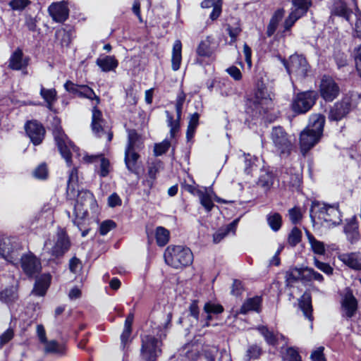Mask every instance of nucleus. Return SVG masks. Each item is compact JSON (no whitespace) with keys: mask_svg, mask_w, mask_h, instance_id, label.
Listing matches in <instances>:
<instances>
[{"mask_svg":"<svg viewBox=\"0 0 361 361\" xmlns=\"http://www.w3.org/2000/svg\"><path fill=\"white\" fill-rule=\"evenodd\" d=\"M166 264L173 269H183L190 266L194 260L192 250L185 245H169L164 252Z\"/></svg>","mask_w":361,"mask_h":361,"instance_id":"obj_1","label":"nucleus"},{"mask_svg":"<svg viewBox=\"0 0 361 361\" xmlns=\"http://www.w3.org/2000/svg\"><path fill=\"white\" fill-rule=\"evenodd\" d=\"M312 213H314L319 219L326 222L329 226H335L342 221L338 204H329L313 200L310 207L311 218H312Z\"/></svg>","mask_w":361,"mask_h":361,"instance_id":"obj_2","label":"nucleus"},{"mask_svg":"<svg viewBox=\"0 0 361 361\" xmlns=\"http://www.w3.org/2000/svg\"><path fill=\"white\" fill-rule=\"evenodd\" d=\"M319 93L314 90L298 92L293 97L290 108L294 116L303 115L309 112L316 104Z\"/></svg>","mask_w":361,"mask_h":361,"instance_id":"obj_3","label":"nucleus"},{"mask_svg":"<svg viewBox=\"0 0 361 361\" xmlns=\"http://www.w3.org/2000/svg\"><path fill=\"white\" fill-rule=\"evenodd\" d=\"M53 136L61 156L65 159L67 166L71 167L73 165L71 150L78 152L80 151V148L69 139L61 126H56L54 129Z\"/></svg>","mask_w":361,"mask_h":361,"instance_id":"obj_4","label":"nucleus"},{"mask_svg":"<svg viewBox=\"0 0 361 361\" xmlns=\"http://www.w3.org/2000/svg\"><path fill=\"white\" fill-rule=\"evenodd\" d=\"M274 97L275 94L269 87L268 80L257 76L254 82L252 96L248 98L269 109L272 106Z\"/></svg>","mask_w":361,"mask_h":361,"instance_id":"obj_5","label":"nucleus"},{"mask_svg":"<svg viewBox=\"0 0 361 361\" xmlns=\"http://www.w3.org/2000/svg\"><path fill=\"white\" fill-rule=\"evenodd\" d=\"M162 341L153 335L142 336L140 353L142 361H157L162 353Z\"/></svg>","mask_w":361,"mask_h":361,"instance_id":"obj_6","label":"nucleus"},{"mask_svg":"<svg viewBox=\"0 0 361 361\" xmlns=\"http://www.w3.org/2000/svg\"><path fill=\"white\" fill-rule=\"evenodd\" d=\"M317 92L319 97H320L325 102L329 103L337 99L341 89L332 76L324 75L320 80Z\"/></svg>","mask_w":361,"mask_h":361,"instance_id":"obj_7","label":"nucleus"},{"mask_svg":"<svg viewBox=\"0 0 361 361\" xmlns=\"http://www.w3.org/2000/svg\"><path fill=\"white\" fill-rule=\"evenodd\" d=\"M271 137L274 145L280 155L289 156L293 149V144L288 134L282 126L274 127Z\"/></svg>","mask_w":361,"mask_h":361,"instance_id":"obj_8","label":"nucleus"},{"mask_svg":"<svg viewBox=\"0 0 361 361\" xmlns=\"http://www.w3.org/2000/svg\"><path fill=\"white\" fill-rule=\"evenodd\" d=\"M185 93L183 90H180L177 94L176 100V120H174L173 116L169 111H165L166 116L167 125L170 128V135L171 138L175 137L176 133L180 130L183 104L185 101Z\"/></svg>","mask_w":361,"mask_h":361,"instance_id":"obj_9","label":"nucleus"},{"mask_svg":"<svg viewBox=\"0 0 361 361\" xmlns=\"http://www.w3.org/2000/svg\"><path fill=\"white\" fill-rule=\"evenodd\" d=\"M21 246L13 237L0 240V255L8 262L16 264L18 260Z\"/></svg>","mask_w":361,"mask_h":361,"instance_id":"obj_10","label":"nucleus"},{"mask_svg":"<svg viewBox=\"0 0 361 361\" xmlns=\"http://www.w3.org/2000/svg\"><path fill=\"white\" fill-rule=\"evenodd\" d=\"M245 124L249 128L256 126L262 116V114H267V108L249 98L245 102Z\"/></svg>","mask_w":361,"mask_h":361,"instance_id":"obj_11","label":"nucleus"},{"mask_svg":"<svg viewBox=\"0 0 361 361\" xmlns=\"http://www.w3.org/2000/svg\"><path fill=\"white\" fill-rule=\"evenodd\" d=\"M63 87L73 97L95 100L97 104H100V97L97 96L94 90L87 85H79L68 80L64 83Z\"/></svg>","mask_w":361,"mask_h":361,"instance_id":"obj_12","label":"nucleus"},{"mask_svg":"<svg viewBox=\"0 0 361 361\" xmlns=\"http://www.w3.org/2000/svg\"><path fill=\"white\" fill-rule=\"evenodd\" d=\"M20 260L22 270L28 279L36 278L42 271L41 261L34 253L24 254Z\"/></svg>","mask_w":361,"mask_h":361,"instance_id":"obj_13","label":"nucleus"},{"mask_svg":"<svg viewBox=\"0 0 361 361\" xmlns=\"http://www.w3.org/2000/svg\"><path fill=\"white\" fill-rule=\"evenodd\" d=\"M71 247V241L66 228H59L56 239L51 248V255L56 259L62 258Z\"/></svg>","mask_w":361,"mask_h":361,"instance_id":"obj_14","label":"nucleus"},{"mask_svg":"<svg viewBox=\"0 0 361 361\" xmlns=\"http://www.w3.org/2000/svg\"><path fill=\"white\" fill-rule=\"evenodd\" d=\"M24 129L26 135L33 145L38 146L43 142L46 135V129L40 121L36 119L27 121Z\"/></svg>","mask_w":361,"mask_h":361,"instance_id":"obj_15","label":"nucleus"},{"mask_svg":"<svg viewBox=\"0 0 361 361\" xmlns=\"http://www.w3.org/2000/svg\"><path fill=\"white\" fill-rule=\"evenodd\" d=\"M352 99L343 97L335 102L329 109L328 119L330 121H340L345 118L352 111Z\"/></svg>","mask_w":361,"mask_h":361,"instance_id":"obj_16","label":"nucleus"},{"mask_svg":"<svg viewBox=\"0 0 361 361\" xmlns=\"http://www.w3.org/2000/svg\"><path fill=\"white\" fill-rule=\"evenodd\" d=\"M323 135L305 128L300 133L299 146L300 152L305 155L321 140Z\"/></svg>","mask_w":361,"mask_h":361,"instance_id":"obj_17","label":"nucleus"},{"mask_svg":"<svg viewBox=\"0 0 361 361\" xmlns=\"http://www.w3.org/2000/svg\"><path fill=\"white\" fill-rule=\"evenodd\" d=\"M311 269H314L308 267L300 268L295 267L290 269L286 273V283L287 286L300 281L305 282L312 281V275L310 271Z\"/></svg>","mask_w":361,"mask_h":361,"instance_id":"obj_18","label":"nucleus"},{"mask_svg":"<svg viewBox=\"0 0 361 361\" xmlns=\"http://www.w3.org/2000/svg\"><path fill=\"white\" fill-rule=\"evenodd\" d=\"M49 13L52 19L56 22L63 23L69 17V8L65 1L52 3L48 8Z\"/></svg>","mask_w":361,"mask_h":361,"instance_id":"obj_19","label":"nucleus"},{"mask_svg":"<svg viewBox=\"0 0 361 361\" xmlns=\"http://www.w3.org/2000/svg\"><path fill=\"white\" fill-rule=\"evenodd\" d=\"M291 73L294 70L299 72L303 77L307 76L310 66L305 56L294 54L289 57Z\"/></svg>","mask_w":361,"mask_h":361,"instance_id":"obj_20","label":"nucleus"},{"mask_svg":"<svg viewBox=\"0 0 361 361\" xmlns=\"http://www.w3.org/2000/svg\"><path fill=\"white\" fill-rule=\"evenodd\" d=\"M341 306L345 312L348 317H352L356 313L358 308V302L354 296L353 290L347 288L341 302Z\"/></svg>","mask_w":361,"mask_h":361,"instance_id":"obj_21","label":"nucleus"},{"mask_svg":"<svg viewBox=\"0 0 361 361\" xmlns=\"http://www.w3.org/2000/svg\"><path fill=\"white\" fill-rule=\"evenodd\" d=\"M343 231L346 235L348 240L351 244H354L360 240V234L359 232V223L355 216L346 219Z\"/></svg>","mask_w":361,"mask_h":361,"instance_id":"obj_22","label":"nucleus"},{"mask_svg":"<svg viewBox=\"0 0 361 361\" xmlns=\"http://www.w3.org/2000/svg\"><path fill=\"white\" fill-rule=\"evenodd\" d=\"M35 279L32 293L39 297L44 296L51 283V274L49 273L43 274L39 277L37 276Z\"/></svg>","mask_w":361,"mask_h":361,"instance_id":"obj_23","label":"nucleus"},{"mask_svg":"<svg viewBox=\"0 0 361 361\" xmlns=\"http://www.w3.org/2000/svg\"><path fill=\"white\" fill-rule=\"evenodd\" d=\"M140 155L135 152V150H125L124 162L126 169L131 173L135 175H139L140 173V166L138 160Z\"/></svg>","mask_w":361,"mask_h":361,"instance_id":"obj_24","label":"nucleus"},{"mask_svg":"<svg viewBox=\"0 0 361 361\" xmlns=\"http://www.w3.org/2000/svg\"><path fill=\"white\" fill-rule=\"evenodd\" d=\"M262 302L263 298L261 295H255L252 298H249L244 301L238 313L246 314L250 311L259 313L262 311Z\"/></svg>","mask_w":361,"mask_h":361,"instance_id":"obj_25","label":"nucleus"},{"mask_svg":"<svg viewBox=\"0 0 361 361\" xmlns=\"http://www.w3.org/2000/svg\"><path fill=\"white\" fill-rule=\"evenodd\" d=\"M331 14L342 18L349 22L353 14V10L348 7L345 1L334 0Z\"/></svg>","mask_w":361,"mask_h":361,"instance_id":"obj_26","label":"nucleus"},{"mask_svg":"<svg viewBox=\"0 0 361 361\" xmlns=\"http://www.w3.org/2000/svg\"><path fill=\"white\" fill-rule=\"evenodd\" d=\"M29 58H23V52L20 48H17L11 55L8 67L11 70L20 71L28 66Z\"/></svg>","mask_w":361,"mask_h":361,"instance_id":"obj_27","label":"nucleus"},{"mask_svg":"<svg viewBox=\"0 0 361 361\" xmlns=\"http://www.w3.org/2000/svg\"><path fill=\"white\" fill-rule=\"evenodd\" d=\"M19 299L18 286H9L0 291V301L7 306H13Z\"/></svg>","mask_w":361,"mask_h":361,"instance_id":"obj_28","label":"nucleus"},{"mask_svg":"<svg viewBox=\"0 0 361 361\" xmlns=\"http://www.w3.org/2000/svg\"><path fill=\"white\" fill-rule=\"evenodd\" d=\"M75 32L74 26L65 24L64 27L56 30L55 35L60 39V44L62 47H68L73 41Z\"/></svg>","mask_w":361,"mask_h":361,"instance_id":"obj_29","label":"nucleus"},{"mask_svg":"<svg viewBox=\"0 0 361 361\" xmlns=\"http://www.w3.org/2000/svg\"><path fill=\"white\" fill-rule=\"evenodd\" d=\"M97 105L96 104L92 109L91 128L94 134L101 137V134L104 133L103 124L105 120L103 118L102 111L97 107Z\"/></svg>","mask_w":361,"mask_h":361,"instance_id":"obj_30","label":"nucleus"},{"mask_svg":"<svg viewBox=\"0 0 361 361\" xmlns=\"http://www.w3.org/2000/svg\"><path fill=\"white\" fill-rule=\"evenodd\" d=\"M338 259L349 268L357 271L361 270V253H343L339 255Z\"/></svg>","mask_w":361,"mask_h":361,"instance_id":"obj_31","label":"nucleus"},{"mask_svg":"<svg viewBox=\"0 0 361 361\" xmlns=\"http://www.w3.org/2000/svg\"><path fill=\"white\" fill-rule=\"evenodd\" d=\"M326 117L324 114H312L310 116L308 124L305 128L323 135Z\"/></svg>","mask_w":361,"mask_h":361,"instance_id":"obj_32","label":"nucleus"},{"mask_svg":"<svg viewBox=\"0 0 361 361\" xmlns=\"http://www.w3.org/2000/svg\"><path fill=\"white\" fill-rule=\"evenodd\" d=\"M298 305L305 317L310 321L313 320L312 295L310 292L305 291V293L298 300Z\"/></svg>","mask_w":361,"mask_h":361,"instance_id":"obj_33","label":"nucleus"},{"mask_svg":"<svg viewBox=\"0 0 361 361\" xmlns=\"http://www.w3.org/2000/svg\"><path fill=\"white\" fill-rule=\"evenodd\" d=\"M213 40L212 36H207L204 39L201 40L196 49L197 55L202 58H211L214 54V49L211 46Z\"/></svg>","mask_w":361,"mask_h":361,"instance_id":"obj_34","label":"nucleus"},{"mask_svg":"<svg viewBox=\"0 0 361 361\" xmlns=\"http://www.w3.org/2000/svg\"><path fill=\"white\" fill-rule=\"evenodd\" d=\"M284 15L285 9L283 8H279L274 11L267 27L266 35L267 37H270L275 33Z\"/></svg>","mask_w":361,"mask_h":361,"instance_id":"obj_35","label":"nucleus"},{"mask_svg":"<svg viewBox=\"0 0 361 361\" xmlns=\"http://www.w3.org/2000/svg\"><path fill=\"white\" fill-rule=\"evenodd\" d=\"M96 64L103 72L107 73L114 71L118 66V61L114 56H105L98 58Z\"/></svg>","mask_w":361,"mask_h":361,"instance_id":"obj_36","label":"nucleus"},{"mask_svg":"<svg viewBox=\"0 0 361 361\" xmlns=\"http://www.w3.org/2000/svg\"><path fill=\"white\" fill-rule=\"evenodd\" d=\"M182 61V42L180 39H176L173 45L171 56V68L173 71H177L180 68Z\"/></svg>","mask_w":361,"mask_h":361,"instance_id":"obj_37","label":"nucleus"},{"mask_svg":"<svg viewBox=\"0 0 361 361\" xmlns=\"http://www.w3.org/2000/svg\"><path fill=\"white\" fill-rule=\"evenodd\" d=\"M78 183V169L73 166L69 171L66 185V193L71 197H75L76 195V187Z\"/></svg>","mask_w":361,"mask_h":361,"instance_id":"obj_38","label":"nucleus"},{"mask_svg":"<svg viewBox=\"0 0 361 361\" xmlns=\"http://www.w3.org/2000/svg\"><path fill=\"white\" fill-rule=\"evenodd\" d=\"M40 95L47 103V107L52 111L54 104L57 101V92L55 88L46 89L42 86Z\"/></svg>","mask_w":361,"mask_h":361,"instance_id":"obj_39","label":"nucleus"},{"mask_svg":"<svg viewBox=\"0 0 361 361\" xmlns=\"http://www.w3.org/2000/svg\"><path fill=\"white\" fill-rule=\"evenodd\" d=\"M305 233L312 252L316 255H324L326 251L324 243L316 239L309 231L306 230Z\"/></svg>","mask_w":361,"mask_h":361,"instance_id":"obj_40","label":"nucleus"},{"mask_svg":"<svg viewBox=\"0 0 361 361\" xmlns=\"http://www.w3.org/2000/svg\"><path fill=\"white\" fill-rule=\"evenodd\" d=\"M155 239L158 246H165L170 240L169 231L163 226H157L155 230Z\"/></svg>","mask_w":361,"mask_h":361,"instance_id":"obj_41","label":"nucleus"},{"mask_svg":"<svg viewBox=\"0 0 361 361\" xmlns=\"http://www.w3.org/2000/svg\"><path fill=\"white\" fill-rule=\"evenodd\" d=\"M226 30L230 37V41L228 44L232 45L237 42L238 36L242 32L240 20H236L233 25L227 24Z\"/></svg>","mask_w":361,"mask_h":361,"instance_id":"obj_42","label":"nucleus"},{"mask_svg":"<svg viewBox=\"0 0 361 361\" xmlns=\"http://www.w3.org/2000/svg\"><path fill=\"white\" fill-rule=\"evenodd\" d=\"M267 221L271 229L274 232L279 231L283 224L282 216L279 212L268 214Z\"/></svg>","mask_w":361,"mask_h":361,"instance_id":"obj_43","label":"nucleus"},{"mask_svg":"<svg viewBox=\"0 0 361 361\" xmlns=\"http://www.w3.org/2000/svg\"><path fill=\"white\" fill-rule=\"evenodd\" d=\"M258 330L264 338L267 344L271 346H276L278 344L279 340L277 336L267 326H261L258 328Z\"/></svg>","mask_w":361,"mask_h":361,"instance_id":"obj_44","label":"nucleus"},{"mask_svg":"<svg viewBox=\"0 0 361 361\" xmlns=\"http://www.w3.org/2000/svg\"><path fill=\"white\" fill-rule=\"evenodd\" d=\"M274 176L273 173L271 171H266L259 176L257 183L261 188L269 189L274 184Z\"/></svg>","mask_w":361,"mask_h":361,"instance_id":"obj_45","label":"nucleus"},{"mask_svg":"<svg viewBox=\"0 0 361 361\" xmlns=\"http://www.w3.org/2000/svg\"><path fill=\"white\" fill-rule=\"evenodd\" d=\"M291 2L294 10L305 16L312 6V0H292Z\"/></svg>","mask_w":361,"mask_h":361,"instance_id":"obj_46","label":"nucleus"},{"mask_svg":"<svg viewBox=\"0 0 361 361\" xmlns=\"http://www.w3.org/2000/svg\"><path fill=\"white\" fill-rule=\"evenodd\" d=\"M304 16H305L293 9L283 22L284 32L289 31L296 21Z\"/></svg>","mask_w":361,"mask_h":361,"instance_id":"obj_47","label":"nucleus"},{"mask_svg":"<svg viewBox=\"0 0 361 361\" xmlns=\"http://www.w3.org/2000/svg\"><path fill=\"white\" fill-rule=\"evenodd\" d=\"M32 176L37 180H47L49 178V169L47 164L45 162H42L39 164L32 171Z\"/></svg>","mask_w":361,"mask_h":361,"instance_id":"obj_48","label":"nucleus"},{"mask_svg":"<svg viewBox=\"0 0 361 361\" xmlns=\"http://www.w3.org/2000/svg\"><path fill=\"white\" fill-rule=\"evenodd\" d=\"M282 359L283 361H302L298 349L292 346L286 348L282 353Z\"/></svg>","mask_w":361,"mask_h":361,"instance_id":"obj_49","label":"nucleus"},{"mask_svg":"<svg viewBox=\"0 0 361 361\" xmlns=\"http://www.w3.org/2000/svg\"><path fill=\"white\" fill-rule=\"evenodd\" d=\"M75 195L78 196V202L81 205H84L87 201L90 203L96 202L93 192L89 190H78Z\"/></svg>","mask_w":361,"mask_h":361,"instance_id":"obj_50","label":"nucleus"},{"mask_svg":"<svg viewBox=\"0 0 361 361\" xmlns=\"http://www.w3.org/2000/svg\"><path fill=\"white\" fill-rule=\"evenodd\" d=\"M203 310L206 314L218 315L224 312V307L219 303H214L209 301L204 304Z\"/></svg>","mask_w":361,"mask_h":361,"instance_id":"obj_51","label":"nucleus"},{"mask_svg":"<svg viewBox=\"0 0 361 361\" xmlns=\"http://www.w3.org/2000/svg\"><path fill=\"white\" fill-rule=\"evenodd\" d=\"M302 231L297 226H294L288 236V243L292 246H296L302 240Z\"/></svg>","mask_w":361,"mask_h":361,"instance_id":"obj_52","label":"nucleus"},{"mask_svg":"<svg viewBox=\"0 0 361 361\" xmlns=\"http://www.w3.org/2000/svg\"><path fill=\"white\" fill-rule=\"evenodd\" d=\"M262 353V348L259 345L252 344L248 346L245 356L247 357V361H250V360H257L260 357Z\"/></svg>","mask_w":361,"mask_h":361,"instance_id":"obj_53","label":"nucleus"},{"mask_svg":"<svg viewBox=\"0 0 361 361\" xmlns=\"http://www.w3.org/2000/svg\"><path fill=\"white\" fill-rule=\"evenodd\" d=\"M140 139V135L137 133L135 129L129 130L128 135V144L125 150H135V146L137 142Z\"/></svg>","mask_w":361,"mask_h":361,"instance_id":"obj_54","label":"nucleus"},{"mask_svg":"<svg viewBox=\"0 0 361 361\" xmlns=\"http://www.w3.org/2000/svg\"><path fill=\"white\" fill-rule=\"evenodd\" d=\"M199 197L200 200V204L202 207L207 212H210L215 206L210 195L208 193L202 191L199 195Z\"/></svg>","mask_w":361,"mask_h":361,"instance_id":"obj_55","label":"nucleus"},{"mask_svg":"<svg viewBox=\"0 0 361 361\" xmlns=\"http://www.w3.org/2000/svg\"><path fill=\"white\" fill-rule=\"evenodd\" d=\"M288 215L291 223L297 225L300 223L302 219V214L301 209L299 207L295 206L288 210Z\"/></svg>","mask_w":361,"mask_h":361,"instance_id":"obj_56","label":"nucleus"},{"mask_svg":"<svg viewBox=\"0 0 361 361\" xmlns=\"http://www.w3.org/2000/svg\"><path fill=\"white\" fill-rule=\"evenodd\" d=\"M116 223L111 219L103 221L99 226V233L101 235H106L109 231L116 228Z\"/></svg>","mask_w":361,"mask_h":361,"instance_id":"obj_57","label":"nucleus"},{"mask_svg":"<svg viewBox=\"0 0 361 361\" xmlns=\"http://www.w3.org/2000/svg\"><path fill=\"white\" fill-rule=\"evenodd\" d=\"M171 147V142L165 139L161 142L155 144L154 154L156 157L161 156L167 152Z\"/></svg>","mask_w":361,"mask_h":361,"instance_id":"obj_58","label":"nucleus"},{"mask_svg":"<svg viewBox=\"0 0 361 361\" xmlns=\"http://www.w3.org/2000/svg\"><path fill=\"white\" fill-rule=\"evenodd\" d=\"M30 0H11L8 6L13 11H22L31 4Z\"/></svg>","mask_w":361,"mask_h":361,"instance_id":"obj_59","label":"nucleus"},{"mask_svg":"<svg viewBox=\"0 0 361 361\" xmlns=\"http://www.w3.org/2000/svg\"><path fill=\"white\" fill-rule=\"evenodd\" d=\"M198 303V300H192L188 307V316L194 318L196 321H199L200 319V308Z\"/></svg>","mask_w":361,"mask_h":361,"instance_id":"obj_60","label":"nucleus"},{"mask_svg":"<svg viewBox=\"0 0 361 361\" xmlns=\"http://www.w3.org/2000/svg\"><path fill=\"white\" fill-rule=\"evenodd\" d=\"M162 164L160 160L152 162L148 167L147 178L157 179V176L159 172V169Z\"/></svg>","mask_w":361,"mask_h":361,"instance_id":"obj_61","label":"nucleus"},{"mask_svg":"<svg viewBox=\"0 0 361 361\" xmlns=\"http://www.w3.org/2000/svg\"><path fill=\"white\" fill-rule=\"evenodd\" d=\"M314 264L317 269L327 275L333 274L334 269L329 263L321 262L317 257H314Z\"/></svg>","mask_w":361,"mask_h":361,"instance_id":"obj_62","label":"nucleus"},{"mask_svg":"<svg viewBox=\"0 0 361 361\" xmlns=\"http://www.w3.org/2000/svg\"><path fill=\"white\" fill-rule=\"evenodd\" d=\"M100 170L99 172V175L102 177H106L109 173V168H110V161L109 160L104 157V155L100 158Z\"/></svg>","mask_w":361,"mask_h":361,"instance_id":"obj_63","label":"nucleus"},{"mask_svg":"<svg viewBox=\"0 0 361 361\" xmlns=\"http://www.w3.org/2000/svg\"><path fill=\"white\" fill-rule=\"evenodd\" d=\"M324 348L323 346H320L313 350L310 355V359L312 361H327L324 355Z\"/></svg>","mask_w":361,"mask_h":361,"instance_id":"obj_64","label":"nucleus"}]
</instances>
